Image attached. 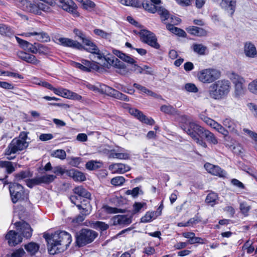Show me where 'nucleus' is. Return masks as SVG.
<instances>
[{"instance_id": "12", "label": "nucleus", "mask_w": 257, "mask_h": 257, "mask_svg": "<svg viewBox=\"0 0 257 257\" xmlns=\"http://www.w3.org/2000/svg\"><path fill=\"white\" fill-rule=\"evenodd\" d=\"M200 118L207 125L215 129L219 133L226 136L228 135V131L226 130L222 125L213 119L206 116L203 114L199 115Z\"/></svg>"}, {"instance_id": "38", "label": "nucleus", "mask_w": 257, "mask_h": 257, "mask_svg": "<svg viewBox=\"0 0 257 257\" xmlns=\"http://www.w3.org/2000/svg\"><path fill=\"white\" fill-rule=\"evenodd\" d=\"M33 174L29 170L22 171L15 175V180L20 181L24 179L32 177Z\"/></svg>"}, {"instance_id": "36", "label": "nucleus", "mask_w": 257, "mask_h": 257, "mask_svg": "<svg viewBox=\"0 0 257 257\" xmlns=\"http://www.w3.org/2000/svg\"><path fill=\"white\" fill-rule=\"evenodd\" d=\"M191 48L194 53L199 55H205V51L207 50V47L202 44L194 43Z\"/></svg>"}, {"instance_id": "58", "label": "nucleus", "mask_w": 257, "mask_h": 257, "mask_svg": "<svg viewBox=\"0 0 257 257\" xmlns=\"http://www.w3.org/2000/svg\"><path fill=\"white\" fill-rule=\"evenodd\" d=\"M49 52L50 49L48 47L38 43L37 53L40 55H47Z\"/></svg>"}, {"instance_id": "22", "label": "nucleus", "mask_w": 257, "mask_h": 257, "mask_svg": "<svg viewBox=\"0 0 257 257\" xmlns=\"http://www.w3.org/2000/svg\"><path fill=\"white\" fill-rule=\"evenodd\" d=\"M204 168L209 173L213 175L218 176L220 177H224L226 175L225 171L218 166L210 163H206L204 165Z\"/></svg>"}, {"instance_id": "52", "label": "nucleus", "mask_w": 257, "mask_h": 257, "mask_svg": "<svg viewBox=\"0 0 257 257\" xmlns=\"http://www.w3.org/2000/svg\"><path fill=\"white\" fill-rule=\"evenodd\" d=\"M102 211L108 214H114L119 212L120 209L115 207H112L107 205H104L101 208Z\"/></svg>"}, {"instance_id": "41", "label": "nucleus", "mask_w": 257, "mask_h": 257, "mask_svg": "<svg viewBox=\"0 0 257 257\" xmlns=\"http://www.w3.org/2000/svg\"><path fill=\"white\" fill-rule=\"evenodd\" d=\"M102 163L96 161H88L85 165L86 169L89 170H94L101 167Z\"/></svg>"}, {"instance_id": "11", "label": "nucleus", "mask_w": 257, "mask_h": 257, "mask_svg": "<svg viewBox=\"0 0 257 257\" xmlns=\"http://www.w3.org/2000/svg\"><path fill=\"white\" fill-rule=\"evenodd\" d=\"M58 6L64 11L71 14L75 17H78L77 6L72 0H58Z\"/></svg>"}, {"instance_id": "53", "label": "nucleus", "mask_w": 257, "mask_h": 257, "mask_svg": "<svg viewBox=\"0 0 257 257\" xmlns=\"http://www.w3.org/2000/svg\"><path fill=\"white\" fill-rule=\"evenodd\" d=\"M56 178V176L50 174H47L45 175H43L42 176H40V181L42 183H46L48 184L52 182H53L54 179Z\"/></svg>"}, {"instance_id": "6", "label": "nucleus", "mask_w": 257, "mask_h": 257, "mask_svg": "<svg viewBox=\"0 0 257 257\" xmlns=\"http://www.w3.org/2000/svg\"><path fill=\"white\" fill-rule=\"evenodd\" d=\"M221 76L220 71L214 68L203 69L198 73V80L203 83H211L218 79Z\"/></svg>"}, {"instance_id": "47", "label": "nucleus", "mask_w": 257, "mask_h": 257, "mask_svg": "<svg viewBox=\"0 0 257 257\" xmlns=\"http://www.w3.org/2000/svg\"><path fill=\"white\" fill-rule=\"evenodd\" d=\"M134 87H135L137 89L140 90L142 92L146 93L149 95L156 97L157 94L152 91L149 90L146 87L141 85L138 83H134L133 85Z\"/></svg>"}, {"instance_id": "24", "label": "nucleus", "mask_w": 257, "mask_h": 257, "mask_svg": "<svg viewBox=\"0 0 257 257\" xmlns=\"http://www.w3.org/2000/svg\"><path fill=\"white\" fill-rule=\"evenodd\" d=\"M161 4V0H150V2L144 1L142 3L143 8L147 11L151 13H155L157 12L160 6L158 5Z\"/></svg>"}, {"instance_id": "42", "label": "nucleus", "mask_w": 257, "mask_h": 257, "mask_svg": "<svg viewBox=\"0 0 257 257\" xmlns=\"http://www.w3.org/2000/svg\"><path fill=\"white\" fill-rule=\"evenodd\" d=\"M14 1L18 7L26 12L28 11L30 6V2L27 0H14Z\"/></svg>"}, {"instance_id": "32", "label": "nucleus", "mask_w": 257, "mask_h": 257, "mask_svg": "<svg viewBox=\"0 0 257 257\" xmlns=\"http://www.w3.org/2000/svg\"><path fill=\"white\" fill-rule=\"evenodd\" d=\"M166 28L168 30L176 35L182 37H186V33L184 30L175 27L174 25L168 24L167 25Z\"/></svg>"}, {"instance_id": "40", "label": "nucleus", "mask_w": 257, "mask_h": 257, "mask_svg": "<svg viewBox=\"0 0 257 257\" xmlns=\"http://www.w3.org/2000/svg\"><path fill=\"white\" fill-rule=\"evenodd\" d=\"M84 205L85 207H84L83 204L77 205V207L79 210H81L80 213L86 216L90 213L91 206L88 201H87Z\"/></svg>"}, {"instance_id": "59", "label": "nucleus", "mask_w": 257, "mask_h": 257, "mask_svg": "<svg viewBox=\"0 0 257 257\" xmlns=\"http://www.w3.org/2000/svg\"><path fill=\"white\" fill-rule=\"evenodd\" d=\"M125 182V179L122 176H117L111 180L112 185L117 186L122 185Z\"/></svg>"}, {"instance_id": "20", "label": "nucleus", "mask_w": 257, "mask_h": 257, "mask_svg": "<svg viewBox=\"0 0 257 257\" xmlns=\"http://www.w3.org/2000/svg\"><path fill=\"white\" fill-rule=\"evenodd\" d=\"M84 44L87 47L85 50L90 53L96 54L97 59H101L103 57V54L100 52L97 46L89 38L87 40H85V42Z\"/></svg>"}, {"instance_id": "61", "label": "nucleus", "mask_w": 257, "mask_h": 257, "mask_svg": "<svg viewBox=\"0 0 257 257\" xmlns=\"http://www.w3.org/2000/svg\"><path fill=\"white\" fill-rule=\"evenodd\" d=\"M248 89L252 93L257 95V78L248 84Z\"/></svg>"}, {"instance_id": "37", "label": "nucleus", "mask_w": 257, "mask_h": 257, "mask_svg": "<svg viewBox=\"0 0 257 257\" xmlns=\"http://www.w3.org/2000/svg\"><path fill=\"white\" fill-rule=\"evenodd\" d=\"M14 33V31L10 26L4 24H0V35L11 37L13 35Z\"/></svg>"}, {"instance_id": "26", "label": "nucleus", "mask_w": 257, "mask_h": 257, "mask_svg": "<svg viewBox=\"0 0 257 257\" xmlns=\"http://www.w3.org/2000/svg\"><path fill=\"white\" fill-rule=\"evenodd\" d=\"M23 36L31 37V36H36V39L38 41H42L44 42H48L50 40V38L45 32H34L26 33L22 34Z\"/></svg>"}, {"instance_id": "5", "label": "nucleus", "mask_w": 257, "mask_h": 257, "mask_svg": "<svg viewBox=\"0 0 257 257\" xmlns=\"http://www.w3.org/2000/svg\"><path fill=\"white\" fill-rule=\"evenodd\" d=\"M9 190L14 203L28 199V192L25 190L22 185L17 183H10Z\"/></svg>"}, {"instance_id": "51", "label": "nucleus", "mask_w": 257, "mask_h": 257, "mask_svg": "<svg viewBox=\"0 0 257 257\" xmlns=\"http://www.w3.org/2000/svg\"><path fill=\"white\" fill-rule=\"evenodd\" d=\"M183 89L188 92L192 93H197L199 90L195 84L192 83L185 84Z\"/></svg>"}, {"instance_id": "29", "label": "nucleus", "mask_w": 257, "mask_h": 257, "mask_svg": "<svg viewBox=\"0 0 257 257\" xmlns=\"http://www.w3.org/2000/svg\"><path fill=\"white\" fill-rule=\"evenodd\" d=\"M17 163H14L9 161H3L0 160V168L5 169L7 174H10L16 170Z\"/></svg>"}, {"instance_id": "46", "label": "nucleus", "mask_w": 257, "mask_h": 257, "mask_svg": "<svg viewBox=\"0 0 257 257\" xmlns=\"http://www.w3.org/2000/svg\"><path fill=\"white\" fill-rule=\"evenodd\" d=\"M157 12L160 16L162 21L168 20L170 17L169 12L162 7H159Z\"/></svg>"}, {"instance_id": "31", "label": "nucleus", "mask_w": 257, "mask_h": 257, "mask_svg": "<svg viewBox=\"0 0 257 257\" xmlns=\"http://www.w3.org/2000/svg\"><path fill=\"white\" fill-rule=\"evenodd\" d=\"M223 125L230 132L235 131L237 126L236 123L229 117L225 118L222 121Z\"/></svg>"}, {"instance_id": "13", "label": "nucleus", "mask_w": 257, "mask_h": 257, "mask_svg": "<svg viewBox=\"0 0 257 257\" xmlns=\"http://www.w3.org/2000/svg\"><path fill=\"white\" fill-rule=\"evenodd\" d=\"M56 42L64 47H68L81 50L83 46L79 42L71 39L64 37H55Z\"/></svg>"}, {"instance_id": "16", "label": "nucleus", "mask_w": 257, "mask_h": 257, "mask_svg": "<svg viewBox=\"0 0 257 257\" xmlns=\"http://www.w3.org/2000/svg\"><path fill=\"white\" fill-rule=\"evenodd\" d=\"M15 224L17 231L24 237L29 238L32 236V229L28 223L26 222H17Z\"/></svg>"}, {"instance_id": "30", "label": "nucleus", "mask_w": 257, "mask_h": 257, "mask_svg": "<svg viewBox=\"0 0 257 257\" xmlns=\"http://www.w3.org/2000/svg\"><path fill=\"white\" fill-rule=\"evenodd\" d=\"M188 33L192 35L202 37L206 35V31L202 28L196 26H190L186 28Z\"/></svg>"}, {"instance_id": "8", "label": "nucleus", "mask_w": 257, "mask_h": 257, "mask_svg": "<svg viewBox=\"0 0 257 257\" xmlns=\"http://www.w3.org/2000/svg\"><path fill=\"white\" fill-rule=\"evenodd\" d=\"M99 60L104 61L102 65L104 67H108V66H112L118 69L117 72L121 75H125L129 72L126 65L123 62L120 61L117 58L113 56L105 57L103 55V57L101 59Z\"/></svg>"}, {"instance_id": "45", "label": "nucleus", "mask_w": 257, "mask_h": 257, "mask_svg": "<svg viewBox=\"0 0 257 257\" xmlns=\"http://www.w3.org/2000/svg\"><path fill=\"white\" fill-rule=\"evenodd\" d=\"M82 5V7L86 10H90L95 7L94 2L90 0H78Z\"/></svg>"}, {"instance_id": "39", "label": "nucleus", "mask_w": 257, "mask_h": 257, "mask_svg": "<svg viewBox=\"0 0 257 257\" xmlns=\"http://www.w3.org/2000/svg\"><path fill=\"white\" fill-rule=\"evenodd\" d=\"M52 1L48 3L43 0H37V4L41 12L42 11L48 12L50 9V6L52 5Z\"/></svg>"}, {"instance_id": "57", "label": "nucleus", "mask_w": 257, "mask_h": 257, "mask_svg": "<svg viewBox=\"0 0 257 257\" xmlns=\"http://www.w3.org/2000/svg\"><path fill=\"white\" fill-rule=\"evenodd\" d=\"M26 182L27 186L29 188H32L35 185L41 184L40 177H36L31 179H27L26 181Z\"/></svg>"}, {"instance_id": "56", "label": "nucleus", "mask_w": 257, "mask_h": 257, "mask_svg": "<svg viewBox=\"0 0 257 257\" xmlns=\"http://www.w3.org/2000/svg\"><path fill=\"white\" fill-rule=\"evenodd\" d=\"M217 199V195L213 192L209 193L206 198L205 201L207 203L213 206Z\"/></svg>"}, {"instance_id": "35", "label": "nucleus", "mask_w": 257, "mask_h": 257, "mask_svg": "<svg viewBox=\"0 0 257 257\" xmlns=\"http://www.w3.org/2000/svg\"><path fill=\"white\" fill-rule=\"evenodd\" d=\"M74 193L78 195L79 197H82L87 199L90 197L91 194L82 186L76 187L73 189Z\"/></svg>"}, {"instance_id": "33", "label": "nucleus", "mask_w": 257, "mask_h": 257, "mask_svg": "<svg viewBox=\"0 0 257 257\" xmlns=\"http://www.w3.org/2000/svg\"><path fill=\"white\" fill-rule=\"evenodd\" d=\"M24 247L27 251L31 255L35 254L40 247L39 244L33 242L25 244Z\"/></svg>"}, {"instance_id": "1", "label": "nucleus", "mask_w": 257, "mask_h": 257, "mask_svg": "<svg viewBox=\"0 0 257 257\" xmlns=\"http://www.w3.org/2000/svg\"><path fill=\"white\" fill-rule=\"evenodd\" d=\"M181 127L198 145L203 148H206L207 146L202 138H205L210 144H218V139L212 133L194 122L186 123Z\"/></svg>"}, {"instance_id": "28", "label": "nucleus", "mask_w": 257, "mask_h": 257, "mask_svg": "<svg viewBox=\"0 0 257 257\" xmlns=\"http://www.w3.org/2000/svg\"><path fill=\"white\" fill-rule=\"evenodd\" d=\"M66 173L75 181L81 182L86 179L85 176L83 173L75 169L67 170Z\"/></svg>"}, {"instance_id": "48", "label": "nucleus", "mask_w": 257, "mask_h": 257, "mask_svg": "<svg viewBox=\"0 0 257 257\" xmlns=\"http://www.w3.org/2000/svg\"><path fill=\"white\" fill-rule=\"evenodd\" d=\"M156 213L154 211H148L146 214L143 216L141 219V222L142 223H147L151 222L154 217L155 214Z\"/></svg>"}, {"instance_id": "17", "label": "nucleus", "mask_w": 257, "mask_h": 257, "mask_svg": "<svg viewBox=\"0 0 257 257\" xmlns=\"http://www.w3.org/2000/svg\"><path fill=\"white\" fill-rule=\"evenodd\" d=\"M110 221L113 225H128L132 223V218L125 215H117L113 216Z\"/></svg>"}, {"instance_id": "18", "label": "nucleus", "mask_w": 257, "mask_h": 257, "mask_svg": "<svg viewBox=\"0 0 257 257\" xmlns=\"http://www.w3.org/2000/svg\"><path fill=\"white\" fill-rule=\"evenodd\" d=\"M221 8L232 17L235 11L236 0H222L220 3Z\"/></svg>"}, {"instance_id": "34", "label": "nucleus", "mask_w": 257, "mask_h": 257, "mask_svg": "<svg viewBox=\"0 0 257 257\" xmlns=\"http://www.w3.org/2000/svg\"><path fill=\"white\" fill-rule=\"evenodd\" d=\"M229 78L234 85H243L245 82L243 77L234 72L230 74Z\"/></svg>"}, {"instance_id": "23", "label": "nucleus", "mask_w": 257, "mask_h": 257, "mask_svg": "<svg viewBox=\"0 0 257 257\" xmlns=\"http://www.w3.org/2000/svg\"><path fill=\"white\" fill-rule=\"evenodd\" d=\"M108 169L113 174H123L128 171L131 168L126 164L114 163L109 165Z\"/></svg>"}, {"instance_id": "10", "label": "nucleus", "mask_w": 257, "mask_h": 257, "mask_svg": "<svg viewBox=\"0 0 257 257\" xmlns=\"http://www.w3.org/2000/svg\"><path fill=\"white\" fill-rule=\"evenodd\" d=\"M140 35L142 42L155 49L160 48V45L157 42V39L154 33L147 30H142Z\"/></svg>"}, {"instance_id": "19", "label": "nucleus", "mask_w": 257, "mask_h": 257, "mask_svg": "<svg viewBox=\"0 0 257 257\" xmlns=\"http://www.w3.org/2000/svg\"><path fill=\"white\" fill-rule=\"evenodd\" d=\"M17 55L19 58L23 61L33 65H38L40 63V61L32 54L27 53L23 51H19L17 53Z\"/></svg>"}, {"instance_id": "44", "label": "nucleus", "mask_w": 257, "mask_h": 257, "mask_svg": "<svg viewBox=\"0 0 257 257\" xmlns=\"http://www.w3.org/2000/svg\"><path fill=\"white\" fill-rule=\"evenodd\" d=\"M245 93V89L243 85H234V97L236 98H239Z\"/></svg>"}, {"instance_id": "64", "label": "nucleus", "mask_w": 257, "mask_h": 257, "mask_svg": "<svg viewBox=\"0 0 257 257\" xmlns=\"http://www.w3.org/2000/svg\"><path fill=\"white\" fill-rule=\"evenodd\" d=\"M25 254L23 248H19L14 251L9 257H25Z\"/></svg>"}, {"instance_id": "50", "label": "nucleus", "mask_w": 257, "mask_h": 257, "mask_svg": "<svg viewBox=\"0 0 257 257\" xmlns=\"http://www.w3.org/2000/svg\"><path fill=\"white\" fill-rule=\"evenodd\" d=\"M28 12H30L31 13H33L36 15H41V12L40 9H39L38 5L37 4V0H35L33 4L30 3V6H29Z\"/></svg>"}, {"instance_id": "9", "label": "nucleus", "mask_w": 257, "mask_h": 257, "mask_svg": "<svg viewBox=\"0 0 257 257\" xmlns=\"http://www.w3.org/2000/svg\"><path fill=\"white\" fill-rule=\"evenodd\" d=\"M28 146V143L25 140L14 139L7 149L5 150V154L6 156H10L12 154H16L27 148Z\"/></svg>"}, {"instance_id": "60", "label": "nucleus", "mask_w": 257, "mask_h": 257, "mask_svg": "<svg viewBox=\"0 0 257 257\" xmlns=\"http://www.w3.org/2000/svg\"><path fill=\"white\" fill-rule=\"evenodd\" d=\"M73 32L76 35V37L80 39V40L82 41V42L84 44L85 42V40H87L89 38L86 37L85 34L83 33L81 30L74 29L73 30Z\"/></svg>"}, {"instance_id": "7", "label": "nucleus", "mask_w": 257, "mask_h": 257, "mask_svg": "<svg viewBox=\"0 0 257 257\" xmlns=\"http://www.w3.org/2000/svg\"><path fill=\"white\" fill-rule=\"evenodd\" d=\"M98 235V233L92 230L83 229L76 235V243L79 247L83 246L92 242Z\"/></svg>"}, {"instance_id": "49", "label": "nucleus", "mask_w": 257, "mask_h": 257, "mask_svg": "<svg viewBox=\"0 0 257 257\" xmlns=\"http://www.w3.org/2000/svg\"><path fill=\"white\" fill-rule=\"evenodd\" d=\"M121 4L127 6H132L136 8H139L141 6V4L138 2V0H117Z\"/></svg>"}, {"instance_id": "4", "label": "nucleus", "mask_w": 257, "mask_h": 257, "mask_svg": "<svg viewBox=\"0 0 257 257\" xmlns=\"http://www.w3.org/2000/svg\"><path fill=\"white\" fill-rule=\"evenodd\" d=\"M87 87L90 90H93L95 92H98L102 94H105L109 96L118 99L125 101L128 100V98L126 95L122 94L118 91L103 84H99V87L88 84L87 85Z\"/></svg>"}, {"instance_id": "14", "label": "nucleus", "mask_w": 257, "mask_h": 257, "mask_svg": "<svg viewBox=\"0 0 257 257\" xmlns=\"http://www.w3.org/2000/svg\"><path fill=\"white\" fill-rule=\"evenodd\" d=\"M109 156L110 158L120 160H128L131 157V152L122 148L110 150Z\"/></svg>"}, {"instance_id": "25", "label": "nucleus", "mask_w": 257, "mask_h": 257, "mask_svg": "<svg viewBox=\"0 0 257 257\" xmlns=\"http://www.w3.org/2000/svg\"><path fill=\"white\" fill-rule=\"evenodd\" d=\"M244 53L249 58H254L257 55V51L255 46L250 42H246L243 48Z\"/></svg>"}, {"instance_id": "54", "label": "nucleus", "mask_w": 257, "mask_h": 257, "mask_svg": "<svg viewBox=\"0 0 257 257\" xmlns=\"http://www.w3.org/2000/svg\"><path fill=\"white\" fill-rule=\"evenodd\" d=\"M51 156L53 157L57 158L61 160H64L66 158V154L64 150L59 149L53 151L51 153Z\"/></svg>"}, {"instance_id": "62", "label": "nucleus", "mask_w": 257, "mask_h": 257, "mask_svg": "<svg viewBox=\"0 0 257 257\" xmlns=\"http://www.w3.org/2000/svg\"><path fill=\"white\" fill-rule=\"evenodd\" d=\"M94 33L101 38L106 39H109L111 36L110 33H107L102 30L98 29H95Z\"/></svg>"}, {"instance_id": "15", "label": "nucleus", "mask_w": 257, "mask_h": 257, "mask_svg": "<svg viewBox=\"0 0 257 257\" xmlns=\"http://www.w3.org/2000/svg\"><path fill=\"white\" fill-rule=\"evenodd\" d=\"M129 113L137 118L141 122L149 125H153L155 123L154 120L151 117H148L142 111L135 108H130Z\"/></svg>"}, {"instance_id": "63", "label": "nucleus", "mask_w": 257, "mask_h": 257, "mask_svg": "<svg viewBox=\"0 0 257 257\" xmlns=\"http://www.w3.org/2000/svg\"><path fill=\"white\" fill-rule=\"evenodd\" d=\"M239 208L241 213L243 214L244 216H247L248 212L250 209V206L246 202H243L240 203Z\"/></svg>"}, {"instance_id": "3", "label": "nucleus", "mask_w": 257, "mask_h": 257, "mask_svg": "<svg viewBox=\"0 0 257 257\" xmlns=\"http://www.w3.org/2000/svg\"><path fill=\"white\" fill-rule=\"evenodd\" d=\"M230 89V83L227 80L222 79L212 83L209 87L208 92L209 96L214 99H221L229 93Z\"/></svg>"}, {"instance_id": "21", "label": "nucleus", "mask_w": 257, "mask_h": 257, "mask_svg": "<svg viewBox=\"0 0 257 257\" xmlns=\"http://www.w3.org/2000/svg\"><path fill=\"white\" fill-rule=\"evenodd\" d=\"M6 238L8 240V243L10 246H14L22 241V237L21 235L14 230L9 231L6 236Z\"/></svg>"}, {"instance_id": "2", "label": "nucleus", "mask_w": 257, "mask_h": 257, "mask_svg": "<svg viewBox=\"0 0 257 257\" xmlns=\"http://www.w3.org/2000/svg\"><path fill=\"white\" fill-rule=\"evenodd\" d=\"M48 244V250L50 254H55L61 251V246L67 247L72 241L71 235L65 231H57L50 234L43 235Z\"/></svg>"}, {"instance_id": "27", "label": "nucleus", "mask_w": 257, "mask_h": 257, "mask_svg": "<svg viewBox=\"0 0 257 257\" xmlns=\"http://www.w3.org/2000/svg\"><path fill=\"white\" fill-rule=\"evenodd\" d=\"M112 53L114 55L119 58L120 59L128 64L133 65L134 64L137 63V61L133 58L122 53L119 50L113 49Z\"/></svg>"}, {"instance_id": "55", "label": "nucleus", "mask_w": 257, "mask_h": 257, "mask_svg": "<svg viewBox=\"0 0 257 257\" xmlns=\"http://www.w3.org/2000/svg\"><path fill=\"white\" fill-rule=\"evenodd\" d=\"M65 98L80 100L82 99V96L76 93L73 92L67 89Z\"/></svg>"}, {"instance_id": "43", "label": "nucleus", "mask_w": 257, "mask_h": 257, "mask_svg": "<svg viewBox=\"0 0 257 257\" xmlns=\"http://www.w3.org/2000/svg\"><path fill=\"white\" fill-rule=\"evenodd\" d=\"M160 110L168 114H175L177 112L176 109L170 105H163L161 106Z\"/></svg>"}]
</instances>
